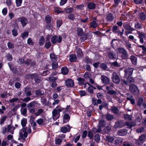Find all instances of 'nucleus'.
I'll use <instances>...</instances> for the list:
<instances>
[{
    "label": "nucleus",
    "instance_id": "18",
    "mask_svg": "<svg viewBox=\"0 0 146 146\" xmlns=\"http://www.w3.org/2000/svg\"><path fill=\"white\" fill-rule=\"evenodd\" d=\"M31 60L29 59H27V60H25V59L23 58H20L19 59L18 62L19 63H21V64H30Z\"/></svg>",
    "mask_w": 146,
    "mask_h": 146
},
{
    "label": "nucleus",
    "instance_id": "26",
    "mask_svg": "<svg viewBox=\"0 0 146 146\" xmlns=\"http://www.w3.org/2000/svg\"><path fill=\"white\" fill-rule=\"evenodd\" d=\"M30 88L29 86H27L25 88V93L27 96H30L32 94L29 90Z\"/></svg>",
    "mask_w": 146,
    "mask_h": 146
},
{
    "label": "nucleus",
    "instance_id": "41",
    "mask_svg": "<svg viewBox=\"0 0 146 146\" xmlns=\"http://www.w3.org/2000/svg\"><path fill=\"white\" fill-rule=\"evenodd\" d=\"M9 66L10 68V70L14 73H17V68H14L13 66V64H9Z\"/></svg>",
    "mask_w": 146,
    "mask_h": 146
},
{
    "label": "nucleus",
    "instance_id": "9",
    "mask_svg": "<svg viewBox=\"0 0 146 146\" xmlns=\"http://www.w3.org/2000/svg\"><path fill=\"white\" fill-rule=\"evenodd\" d=\"M112 79L113 81L117 84L119 83L120 79L118 75L115 72H113L112 74Z\"/></svg>",
    "mask_w": 146,
    "mask_h": 146
},
{
    "label": "nucleus",
    "instance_id": "55",
    "mask_svg": "<svg viewBox=\"0 0 146 146\" xmlns=\"http://www.w3.org/2000/svg\"><path fill=\"white\" fill-rule=\"evenodd\" d=\"M51 45V44L50 42H46L44 47L47 49L49 48Z\"/></svg>",
    "mask_w": 146,
    "mask_h": 146
},
{
    "label": "nucleus",
    "instance_id": "32",
    "mask_svg": "<svg viewBox=\"0 0 146 146\" xmlns=\"http://www.w3.org/2000/svg\"><path fill=\"white\" fill-rule=\"evenodd\" d=\"M130 59L133 64H136L137 58L136 57L133 55H131L130 57Z\"/></svg>",
    "mask_w": 146,
    "mask_h": 146
},
{
    "label": "nucleus",
    "instance_id": "17",
    "mask_svg": "<svg viewBox=\"0 0 146 146\" xmlns=\"http://www.w3.org/2000/svg\"><path fill=\"white\" fill-rule=\"evenodd\" d=\"M101 80L104 84H107L109 82V78L106 76L102 75Z\"/></svg>",
    "mask_w": 146,
    "mask_h": 146
},
{
    "label": "nucleus",
    "instance_id": "51",
    "mask_svg": "<svg viewBox=\"0 0 146 146\" xmlns=\"http://www.w3.org/2000/svg\"><path fill=\"white\" fill-rule=\"evenodd\" d=\"M28 35V32L25 31L22 33L21 34V36L23 38L25 39V38L27 37Z\"/></svg>",
    "mask_w": 146,
    "mask_h": 146
},
{
    "label": "nucleus",
    "instance_id": "49",
    "mask_svg": "<svg viewBox=\"0 0 146 146\" xmlns=\"http://www.w3.org/2000/svg\"><path fill=\"white\" fill-rule=\"evenodd\" d=\"M106 117L108 120H110L113 119V117L111 115L107 114L106 115Z\"/></svg>",
    "mask_w": 146,
    "mask_h": 146
},
{
    "label": "nucleus",
    "instance_id": "19",
    "mask_svg": "<svg viewBox=\"0 0 146 146\" xmlns=\"http://www.w3.org/2000/svg\"><path fill=\"white\" fill-rule=\"evenodd\" d=\"M70 118V116L67 113H65L63 115V123H66L68 122Z\"/></svg>",
    "mask_w": 146,
    "mask_h": 146
},
{
    "label": "nucleus",
    "instance_id": "22",
    "mask_svg": "<svg viewBox=\"0 0 146 146\" xmlns=\"http://www.w3.org/2000/svg\"><path fill=\"white\" fill-rule=\"evenodd\" d=\"M37 104V103L35 101H32L29 103L27 107L29 108H34L36 106Z\"/></svg>",
    "mask_w": 146,
    "mask_h": 146
},
{
    "label": "nucleus",
    "instance_id": "57",
    "mask_svg": "<svg viewBox=\"0 0 146 146\" xmlns=\"http://www.w3.org/2000/svg\"><path fill=\"white\" fill-rule=\"evenodd\" d=\"M45 21L46 23H49L51 21V18L50 17L49 15H47L45 17Z\"/></svg>",
    "mask_w": 146,
    "mask_h": 146
},
{
    "label": "nucleus",
    "instance_id": "30",
    "mask_svg": "<svg viewBox=\"0 0 146 146\" xmlns=\"http://www.w3.org/2000/svg\"><path fill=\"white\" fill-rule=\"evenodd\" d=\"M134 27L136 29H140L142 28L141 24L139 22L135 23Z\"/></svg>",
    "mask_w": 146,
    "mask_h": 146
},
{
    "label": "nucleus",
    "instance_id": "5",
    "mask_svg": "<svg viewBox=\"0 0 146 146\" xmlns=\"http://www.w3.org/2000/svg\"><path fill=\"white\" fill-rule=\"evenodd\" d=\"M30 112L33 114H34L36 116H38L44 112V110L40 108L38 109L35 111V109L34 108L29 109Z\"/></svg>",
    "mask_w": 146,
    "mask_h": 146
},
{
    "label": "nucleus",
    "instance_id": "24",
    "mask_svg": "<svg viewBox=\"0 0 146 146\" xmlns=\"http://www.w3.org/2000/svg\"><path fill=\"white\" fill-rule=\"evenodd\" d=\"M7 132H10L11 133L13 134V131L15 129V128L11 125H9L7 126Z\"/></svg>",
    "mask_w": 146,
    "mask_h": 146
},
{
    "label": "nucleus",
    "instance_id": "8",
    "mask_svg": "<svg viewBox=\"0 0 146 146\" xmlns=\"http://www.w3.org/2000/svg\"><path fill=\"white\" fill-rule=\"evenodd\" d=\"M129 90L131 92L134 94H137L139 90L137 86L135 85L132 84L129 86Z\"/></svg>",
    "mask_w": 146,
    "mask_h": 146
},
{
    "label": "nucleus",
    "instance_id": "58",
    "mask_svg": "<svg viewBox=\"0 0 146 146\" xmlns=\"http://www.w3.org/2000/svg\"><path fill=\"white\" fill-rule=\"evenodd\" d=\"M101 127H100L99 126V127L98 129L96 128H93V131L94 133H98L102 131V129H101Z\"/></svg>",
    "mask_w": 146,
    "mask_h": 146
},
{
    "label": "nucleus",
    "instance_id": "45",
    "mask_svg": "<svg viewBox=\"0 0 146 146\" xmlns=\"http://www.w3.org/2000/svg\"><path fill=\"white\" fill-rule=\"evenodd\" d=\"M143 99L141 97H140L139 98L138 102H137V104L138 106H141L142 104L143 103Z\"/></svg>",
    "mask_w": 146,
    "mask_h": 146
},
{
    "label": "nucleus",
    "instance_id": "27",
    "mask_svg": "<svg viewBox=\"0 0 146 146\" xmlns=\"http://www.w3.org/2000/svg\"><path fill=\"white\" fill-rule=\"evenodd\" d=\"M76 52L77 56L79 57H81L83 56V53L81 49L80 48H76Z\"/></svg>",
    "mask_w": 146,
    "mask_h": 146
},
{
    "label": "nucleus",
    "instance_id": "13",
    "mask_svg": "<svg viewBox=\"0 0 146 146\" xmlns=\"http://www.w3.org/2000/svg\"><path fill=\"white\" fill-rule=\"evenodd\" d=\"M18 21L21 22L22 26L24 27L28 23L27 18L24 17H20L18 19Z\"/></svg>",
    "mask_w": 146,
    "mask_h": 146
},
{
    "label": "nucleus",
    "instance_id": "35",
    "mask_svg": "<svg viewBox=\"0 0 146 146\" xmlns=\"http://www.w3.org/2000/svg\"><path fill=\"white\" fill-rule=\"evenodd\" d=\"M50 56L51 60L53 61H56L57 60V56L53 53H51L50 54Z\"/></svg>",
    "mask_w": 146,
    "mask_h": 146
},
{
    "label": "nucleus",
    "instance_id": "50",
    "mask_svg": "<svg viewBox=\"0 0 146 146\" xmlns=\"http://www.w3.org/2000/svg\"><path fill=\"white\" fill-rule=\"evenodd\" d=\"M80 38V39L81 41L84 42L87 39V34L85 33Z\"/></svg>",
    "mask_w": 146,
    "mask_h": 146
},
{
    "label": "nucleus",
    "instance_id": "25",
    "mask_svg": "<svg viewBox=\"0 0 146 146\" xmlns=\"http://www.w3.org/2000/svg\"><path fill=\"white\" fill-rule=\"evenodd\" d=\"M30 76L32 78L34 79L36 83H38L40 82V80L37 75L36 74H32Z\"/></svg>",
    "mask_w": 146,
    "mask_h": 146
},
{
    "label": "nucleus",
    "instance_id": "21",
    "mask_svg": "<svg viewBox=\"0 0 146 146\" xmlns=\"http://www.w3.org/2000/svg\"><path fill=\"white\" fill-rule=\"evenodd\" d=\"M96 5L92 2H89L88 3L87 7L89 9H93L95 8Z\"/></svg>",
    "mask_w": 146,
    "mask_h": 146
},
{
    "label": "nucleus",
    "instance_id": "3",
    "mask_svg": "<svg viewBox=\"0 0 146 146\" xmlns=\"http://www.w3.org/2000/svg\"><path fill=\"white\" fill-rule=\"evenodd\" d=\"M60 106H58L52 111V117L54 120H56L60 116V112L64 109V108H59Z\"/></svg>",
    "mask_w": 146,
    "mask_h": 146
},
{
    "label": "nucleus",
    "instance_id": "2",
    "mask_svg": "<svg viewBox=\"0 0 146 146\" xmlns=\"http://www.w3.org/2000/svg\"><path fill=\"white\" fill-rule=\"evenodd\" d=\"M133 69L132 68H128L124 70L125 77L127 79V82H132L133 81V78L131 75L133 73Z\"/></svg>",
    "mask_w": 146,
    "mask_h": 146
},
{
    "label": "nucleus",
    "instance_id": "15",
    "mask_svg": "<svg viewBox=\"0 0 146 146\" xmlns=\"http://www.w3.org/2000/svg\"><path fill=\"white\" fill-rule=\"evenodd\" d=\"M112 31L114 33H117L121 36L123 35L122 33H121V31L118 29V27L117 26H114L112 27Z\"/></svg>",
    "mask_w": 146,
    "mask_h": 146
},
{
    "label": "nucleus",
    "instance_id": "62",
    "mask_svg": "<svg viewBox=\"0 0 146 146\" xmlns=\"http://www.w3.org/2000/svg\"><path fill=\"white\" fill-rule=\"evenodd\" d=\"M100 140V137L98 134H96L95 136V140L97 142H99Z\"/></svg>",
    "mask_w": 146,
    "mask_h": 146
},
{
    "label": "nucleus",
    "instance_id": "20",
    "mask_svg": "<svg viewBox=\"0 0 146 146\" xmlns=\"http://www.w3.org/2000/svg\"><path fill=\"white\" fill-rule=\"evenodd\" d=\"M67 127L65 126L62 127L60 129L61 131L63 133H66L67 132H69L70 130V126L69 125H67Z\"/></svg>",
    "mask_w": 146,
    "mask_h": 146
},
{
    "label": "nucleus",
    "instance_id": "39",
    "mask_svg": "<svg viewBox=\"0 0 146 146\" xmlns=\"http://www.w3.org/2000/svg\"><path fill=\"white\" fill-rule=\"evenodd\" d=\"M106 125L105 121L104 120L100 121L99 123V126L100 127H104Z\"/></svg>",
    "mask_w": 146,
    "mask_h": 146
},
{
    "label": "nucleus",
    "instance_id": "52",
    "mask_svg": "<svg viewBox=\"0 0 146 146\" xmlns=\"http://www.w3.org/2000/svg\"><path fill=\"white\" fill-rule=\"evenodd\" d=\"M7 45L9 49L13 48H14V44L11 42H8L7 43Z\"/></svg>",
    "mask_w": 146,
    "mask_h": 146
},
{
    "label": "nucleus",
    "instance_id": "28",
    "mask_svg": "<svg viewBox=\"0 0 146 146\" xmlns=\"http://www.w3.org/2000/svg\"><path fill=\"white\" fill-rule=\"evenodd\" d=\"M127 132V131L124 129H122L119 130L118 132V134L120 136H123L125 135Z\"/></svg>",
    "mask_w": 146,
    "mask_h": 146
},
{
    "label": "nucleus",
    "instance_id": "56",
    "mask_svg": "<svg viewBox=\"0 0 146 146\" xmlns=\"http://www.w3.org/2000/svg\"><path fill=\"white\" fill-rule=\"evenodd\" d=\"M57 79V77H56L51 76L48 78L49 81L51 82H54Z\"/></svg>",
    "mask_w": 146,
    "mask_h": 146
},
{
    "label": "nucleus",
    "instance_id": "54",
    "mask_svg": "<svg viewBox=\"0 0 146 146\" xmlns=\"http://www.w3.org/2000/svg\"><path fill=\"white\" fill-rule=\"evenodd\" d=\"M68 17L69 19H70L72 21L74 20L75 18V16L74 14H69L68 16Z\"/></svg>",
    "mask_w": 146,
    "mask_h": 146
},
{
    "label": "nucleus",
    "instance_id": "40",
    "mask_svg": "<svg viewBox=\"0 0 146 146\" xmlns=\"http://www.w3.org/2000/svg\"><path fill=\"white\" fill-rule=\"evenodd\" d=\"M35 93L36 96H39L43 95L44 94V92L43 90H38L35 91Z\"/></svg>",
    "mask_w": 146,
    "mask_h": 146
},
{
    "label": "nucleus",
    "instance_id": "6",
    "mask_svg": "<svg viewBox=\"0 0 146 146\" xmlns=\"http://www.w3.org/2000/svg\"><path fill=\"white\" fill-rule=\"evenodd\" d=\"M84 87L85 88H86L88 92L90 94L93 93L94 89H96L95 87H93L88 82H86L85 84Z\"/></svg>",
    "mask_w": 146,
    "mask_h": 146
},
{
    "label": "nucleus",
    "instance_id": "48",
    "mask_svg": "<svg viewBox=\"0 0 146 146\" xmlns=\"http://www.w3.org/2000/svg\"><path fill=\"white\" fill-rule=\"evenodd\" d=\"M65 10L66 13H69L72 12L74 11V9L73 8L69 7L65 9Z\"/></svg>",
    "mask_w": 146,
    "mask_h": 146
},
{
    "label": "nucleus",
    "instance_id": "11",
    "mask_svg": "<svg viewBox=\"0 0 146 146\" xmlns=\"http://www.w3.org/2000/svg\"><path fill=\"white\" fill-rule=\"evenodd\" d=\"M138 37L140 39L139 41L141 43H143L144 42V38H145L146 35L145 34L140 32H138Z\"/></svg>",
    "mask_w": 146,
    "mask_h": 146
},
{
    "label": "nucleus",
    "instance_id": "37",
    "mask_svg": "<svg viewBox=\"0 0 146 146\" xmlns=\"http://www.w3.org/2000/svg\"><path fill=\"white\" fill-rule=\"evenodd\" d=\"M114 139V137H111L110 136H108L106 137V140L109 142L112 143Z\"/></svg>",
    "mask_w": 146,
    "mask_h": 146
},
{
    "label": "nucleus",
    "instance_id": "61",
    "mask_svg": "<svg viewBox=\"0 0 146 146\" xmlns=\"http://www.w3.org/2000/svg\"><path fill=\"white\" fill-rule=\"evenodd\" d=\"M22 0H16V3L17 7L20 6L22 3Z\"/></svg>",
    "mask_w": 146,
    "mask_h": 146
},
{
    "label": "nucleus",
    "instance_id": "16",
    "mask_svg": "<svg viewBox=\"0 0 146 146\" xmlns=\"http://www.w3.org/2000/svg\"><path fill=\"white\" fill-rule=\"evenodd\" d=\"M47 120L44 118H40L36 120L37 123L40 125H44L46 123Z\"/></svg>",
    "mask_w": 146,
    "mask_h": 146
},
{
    "label": "nucleus",
    "instance_id": "43",
    "mask_svg": "<svg viewBox=\"0 0 146 146\" xmlns=\"http://www.w3.org/2000/svg\"><path fill=\"white\" fill-rule=\"evenodd\" d=\"M111 111L113 113L115 114L119 112V110L116 107H113L111 109Z\"/></svg>",
    "mask_w": 146,
    "mask_h": 146
},
{
    "label": "nucleus",
    "instance_id": "4",
    "mask_svg": "<svg viewBox=\"0 0 146 146\" xmlns=\"http://www.w3.org/2000/svg\"><path fill=\"white\" fill-rule=\"evenodd\" d=\"M117 51L121 54V57L123 59H125L128 58L129 55L127 51L124 48L120 47L117 48Z\"/></svg>",
    "mask_w": 146,
    "mask_h": 146
},
{
    "label": "nucleus",
    "instance_id": "53",
    "mask_svg": "<svg viewBox=\"0 0 146 146\" xmlns=\"http://www.w3.org/2000/svg\"><path fill=\"white\" fill-rule=\"evenodd\" d=\"M124 118L126 120H130L131 119V116L127 114H125L124 115Z\"/></svg>",
    "mask_w": 146,
    "mask_h": 146
},
{
    "label": "nucleus",
    "instance_id": "1",
    "mask_svg": "<svg viewBox=\"0 0 146 146\" xmlns=\"http://www.w3.org/2000/svg\"><path fill=\"white\" fill-rule=\"evenodd\" d=\"M31 132V130L30 127L23 128L19 132L20 138L18 139L19 140L20 138H21L25 140V138L27 137V133H30Z\"/></svg>",
    "mask_w": 146,
    "mask_h": 146
},
{
    "label": "nucleus",
    "instance_id": "64",
    "mask_svg": "<svg viewBox=\"0 0 146 146\" xmlns=\"http://www.w3.org/2000/svg\"><path fill=\"white\" fill-rule=\"evenodd\" d=\"M12 32L13 35L14 36H16L18 35L17 30L15 29L12 30Z\"/></svg>",
    "mask_w": 146,
    "mask_h": 146
},
{
    "label": "nucleus",
    "instance_id": "59",
    "mask_svg": "<svg viewBox=\"0 0 146 146\" xmlns=\"http://www.w3.org/2000/svg\"><path fill=\"white\" fill-rule=\"evenodd\" d=\"M27 43L30 45H33L34 44V42H33L32 39L29 38L27 40Z\"/></svg>",
    "mask_w": 146,
    "mask_h": 146
},
{
    "label": "nucleus",
    "instance_id": "34",
    "mask_svg": "<svg viewBox=\"0 0 146 146\" xmlns=\"http://www.w3.org/2000/svg\"><path fill=\"white\" fill-rule=\"evenodd\" d=\"M45 39L43 36H41L40 37L39 40V44L40 46H42L44 44Z\"/></svg>",
    "mask_w": 146,
    "mask_h": 146
},
{
    "label": "nucleus",
    "instance_id": "10",
    "mask_svg": "<svg viewBox=\"0 0 146 146\" xmlns=\"http://www.w3.org/2000/svg\"><path fill=\"white\" fill-rule=\"evenodd\" d=\"M66 86L69 87H73L74 86L73 81L71 79H67L65 81Z\"/></svg>",
    "mask_w": 146,
    "mask_h": 146
},
{
    "label": "nucleus",
    "instance_id": "42",
    "mask_svg": "<svg viewBox=\"0 0 146 146\" xmlns=\"http://www.w3.org/2000/svg\"><path fill=\"white\" fill-rule=\"evenodd\" d=\"M27 123V119L25 118H23L21 120V124L23 127L26 126Z\"/></svg>",
    "mask_w": 146,
    "mask_h": 146
},
{
    "label": "nucleus",
    "instance_id": "60",
    "mask_svg": "<svg viewBox=\"0 0 146 146\" xmlns=\"http://www.w3.org/2000/svg\"><path fill=\"white\" fill-rule=\"evenodd\" d=\"M84 6L82 5H76V7L78 10H82L83 9Z\"/></svg>",
    "mask_w": 146,
    "mask_h": 146
},
{
    "label": "nucleus",
    "instance_id": "29",
    "mask_svg": "<svg viewBox=\"0 0 146 146\" xmlns=\"http://www.w3.org/2000/svg\"><path fill=\"white\" fill-rule=\"evenodd\" d=\"M129 40H124V42L125 43V46L127 47V48L129 50L131 48H132L131 46V44H130L128 41Z\"/></svg>",
    "mask_w": 146,
    "mask_h": 146
},
{
    "label": "nucleus",
    "instance_id": "63",
    "mask_svg": "<svg viewBox=\"0 0 146 146\" xmlns=\"http://www.w3.org/2000/svg\"><path fill=\"white\" fill-rule=\"evenodd\" d=\"M7 13V7L3 8L2 10V13L3 15H5Z\"/></svg>",
    "mask_w": 146,
    "mask_h": 146
},
{
    "label": "nucleus",
    "instance_id": "44",
    "mask_svg": "<svg viewBox=\"0 0 146 146\" xmlns=\"http://www.w3.org/2000/svg\"><path fill=\"white\" fill-rule=\"evenodd\" d=\"M115 56V54L113 52H110L108 53V56L110 59L114 58Z\"/></svg>",
    "mask_w": 146,
    "mask_h": 146
},
{
    "label": "nucleus",
    "instance_id": "36",
    "mask_svg": "<svg viewBox=\"0 0 146 146\" xmlns=\"http://www.w3.org/2000/svg\"><path fill=\"white\" fill-rule=\"evenodd\" d=\"M76 60V57L75 55L71 54L70 56V61L72 62L75 61Z\"/></svg>",
    "mask_w": 146,
    "mask_h": 146
},
{
    "label": "nucleus",
    "instance_id": "38",
    "mask_svg": "<svg viewBox=\"0 0 146 146\" xmlns=\"http://www.w3.org/2000/svg\"><path fill=\"white\" fill-rule=\"evenodd\" d=\"M61 71L62 74L66 75L68 72V69L66 67H64L62 68Z\"/></svg>",
    "mask_w": 146,
    "mask_h": 146
},
{
    "label": "nucleus",
    "instance_id": "46",
    "mask_svg": "<svg viewBox=\"0 0 146 146\" xmlns=\"http://www.w3.org/2000/svg\"><path fill=\"white\" fill-rule=\"evenodd\" d=\"M77 80L79 82V84L81 86L83 85L84 83V79L81 78H79L77 79Z\"/></svg>",
    "mask_w": 146,
    "mask_h": 146
},
{
    "label": "nucleus",
    "instance_id": "47",
    "mask_svg": "<svg viewBox=\"0 0 146 146\" xmlns=\"http://www.w3.org/2000/svg\"><path fill=\"white\" fill-rule=\"evenodd\" d=\"M62 23V21L60 19H58L56 21L57 27L59 28Z\"/></svg>",
    "mask_w": 146,
    "mask_h": 146
},
{
    "label": "nucleus",
    "instance_id": "14",
    "mask_svg": "<svg viewBox=\"0 0 146 146\" xmlns=\"http://www.w3.org/2000/svg\"><path fill=\"white\" fill-rule=\"evenodd\" d=\"M115 18L114 16L111 13H109L106 16V19L107 21L110 23Z\"/></svg>",
    "mask_w": 146,
    "mask_h": 146
},
{
    "label": "nucleus",
    "instance_id": "7",
    "mask_svg": "<svg viewBox=\"0 0 146 146\" xmlns=\"http://www.w3.org/2000/svg\"><path fill=\"white\" fill-rule=\"evenodd\" d=\"M62 39V37L60 36H59L58 38L57 36H54L51 38V42L53 44H55L57 42L60 43L61 42Z\"/></svg>",
    "mask_w": 146,
    "mask_h": 146
},
{
    "label": "nucleus",
    "instance_id": "12",
    "mask_svg": "<svg viewBox=\"0 0 146 146\" xmlns=\"http://www.w3.org/2000/svg\"><path fill=\"white\" fill-rule=\"evenodd\" d=\"M145 137L143 135L139 136L138 139L136 140V144L137 145H142L145 141Z\"/></svg>",
    "mask_w": 146,
    "mask_h": 146
},
{
    "label": "nucleus",
    "instance_id": "23",
    "mask_svg": "<svg viewBox=\"0 0 146 146\" xmlns=\"http://www.w3.org/2000/svg\"><path fill=\"white\" fill-rule=\"evenodd\" d=\"M123 27L125 29L130 31H133L135 30L134 29L131 27L129 25L127 24H124Z\"/></svg>",
    "mask_w": 146,
    "mask_h": 146
},
{
    "label": "nucleus",
    "instance_id": "33",
    "mask_svg": "<svg viewBox=\"0 0 146 146\" xmlns=\"http://www.w3.org/2000/svg\"><path fill=\"white\" fill-rule=\"evenodd\" d=\"M77 35L79 36H82L84 34V31L82 28H78L77 30Z\"/></svg>",
    "mask_w": 146,
    "mask_h": 146
},
{
    "label": "nucleus",
    "instance_id": "31",
    "mask_svg": "<svg viewBox=\"0 0 146 146\" xmlns=\"http://www.w3.org/2000/svg\"><path fill=\"white\" fill-rule=\"evenodd\" d=\"M98 25L97 22L95 21H92L90 23V27L93 28H96Z\"/></svg>",
    "mask_w": 146,
    "mask_h": 146
}]
</instances>
